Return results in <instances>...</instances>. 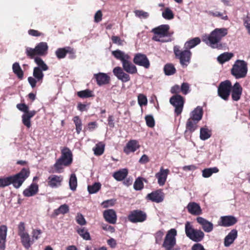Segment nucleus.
Masks as SVG:
<instances>
[{
    "label": "nucleus",
    "instance_id": "f257e3e1",
    "mask_svg": "<svg viewBox=\"0 0 250 250\" xmlns=\"http://www.w3.org/2000/svg\"><path fill=\"white\" fill-rule=\"evenodd\" d=\"M111 54L115 59L121 61L123 69L126 73L131 74L137 73V68L131 62V57L128 54L119 49L112 51Z\"/></svg>",
    "mask_w": 250,
    "mask_h": 250
},
{
    "label": "nucleus",
    "instance_id": "f03ea898",
    "mask_svg": "<svg viewBox=\"0 0 250 250\" xmlns=\"http://www.w3.org/2000/svg\"><path fill=\"white\" fill-rule=\"evenodd\" d=\"M228 34L226 28H215L210 34L203 39L206 43L213 48L220 49L222 47L221 39Z\"/></svg>",
    "mask_w": 250,
    "mask_h": 250
},
{
    "label": "nucleus",
    "instance_id": "7ed1b4c3",
    "mask_svg": "<svg viewBox=\"0 0 250 250\" xmlns=\"http://www.w3.org/2000/svg\"><path fill=\"white\" fill-rule=\"evenodd\" d=\"M169 26L168 24L161 25L152 30L154 34L152 40L161 42H171V34L169 32Z\"/></svg>",
    "mask_w": 250,
    "mask_h": 250
},
{
    "label": "nucleus",
    "instance_id": "20e7f679",
    "mask_svg": "<svg viewBox=\"0 0 250 250\" xmlns=\"http://www.w3.org/2000/svg\"><path fill=\"white\" fill-rule=\"evenodd\" d=\"M73 160L72 153L67 147L63 148L61 151V156L58 159L54 165L57 173H61L63 166L67 167L70 165Z\"/></svg>",
    "mask_w": 250,
    "mask_h": 250
},
{
    "label": "nucleus",
    "instance_id": "39448f33",
    "mask_svg": "<svg viewBox=\"0 0 250 250\" xmlns=\"http://www.w3.org/2000/svg\"><path fill=\"white\" fill-rule=\"evenodd\" d=\"M247 72V63L244 60L236 61L231 69V74L237 79L245 78Z\"/></svg>",
    "mask_w": 250,
    "mask_h": 250
},
{
    "label": "nucleus",
    "instance_id": "423d86ee",
    "mask_svg": "<svg viewBox=\"0 0 250 250\" xmlns=\"http://www.w3.org/2000/svg\"><path fill=\"white\" fill-rule=\"evenodd\" d=\"M185 233L186 236L194 242L201 241L205 236L204 233L200 229H195L190 222L185 224Z\"/></svg>",
    "mask_w": 250,
    "mask_h": 250
},
{
    "label": "nucleus",
    "instance_id": "0eeeda50",
    "mask_svg": "<svg viewBox=\"0 0 250 250\" xmlns=\"http://www.w3.org/2000/svg\"><path fill=\"white\" fill-rule=\"evenodd\" d=\"M28 169L22 168L20 172L12 176H9L10 185L12 184L16 188H19L29 176Z\"/></svg>",
    "mask_w": 250,
    "mask_h": 250
},
{
    "label": "nucleus",
    "instance_id": "6e6552de",
    "mask_svg": "<svg viewBox=\"0 0 250 250\" xmlns=\"http://www.w3.org/2000/svg\"><path fill=\"white\" fill-rule=\"evenodd\" d=\"M173 51L176 57L179 59L181 65L183 67H187L189 63L191 56V52L190 50L185 49L181 51L178 46H175Z\"/></svg>",
    "mask_w": 250,
    "mask_h": 250
},
{
    "label": "nucleus",
    "instance_id": "1a4fd4ad",
    "mask_svg": "<svg viewBox=\"0 0 250 250\" xmlns=\"http://www.w3.org/2000/svg\"><path fill=\"white\" fill-rule=\"evenodd\" d=\"M231 83L229 80L221 82L218 87V94L223 100L227 101L230 95Z\"/></svg>",
    "mask_w": 250,
    "mask_h": 250
},
{
    "label": "nucleus",
    "instance_id": "9d476101",
    "mask_svg": "<svg viewBox=\"0 0 250 250\" xmlns=\"http://www.w3.org/2000/svg\"><path fill=\"white\" fill-rule=\"evenodd\" d=\"M169 103L175 107L174 111L176 115L181 114L184 104V98L179 94H175L170 98Z\"/></svg>",
    "mask_w": 250,
    "mask_h": 250
},
{
    "label": "nucleus",
    "instance_id": "9b49d317",
    "mask_svg": "<svg viewBox=\"0 0 250 250\" xmlns=\"http://www.w3.org/2000/svg\"><path fill=\"white\" fill-rule=\"evenodd\" d=\"M146 214L143 211L136 209L131 211L128 216V220L133 223L143 222L146 220Z\"/></svg>",
    "mask_w": 250,
    "mask_h": 250
},
{
    "label": "nucleus",
    "instance_id": "f8f14e48",
    "mask_svg": "<svg viewBox=\"0 0 250 250\" xmlns=\"http://www.w3.org/2000/svg\"><path fill=\"white\" fill-rule=\"evenodd\" d=\"M237 219L232 215H226L220 217L218 221V225L223 227L232 226L237 222Z\"/></svg>",
    "mask_w": 250,
    "mask_h": 250
},
{
    "label": "nucleus",
    "instance_id": "ddd939ff",
    "mask_svg": "<svg viewBox=\"0 0 250 250\" xmlns=\"http://www.w3.org/2000/svg\"><path fill=\"white\" fill-rule=\"evenodd\" d=\"M133 62L135 64L146 69L150 67L149 61L147 56L144 54L140 53L136 54L133 59Z\"/></svg>",
    "mask_w": 250,
    "mask_h": 250
},
{
    "label": "nucleus",
    "instance_id": "4468645a",
    "mask_svg": "<svg viewBox=\"0 0 250 250\" xmlns=\"http://www.w3.org/2000/svg\"><path fill=\"white\" fill-rule=\"evenodd\" d=\"M114 75L123 83H126L128 82L130 79L129 75L124 72V70L120 66L115 67L113 70Z\"/></svg>",
    "mask_w": 250,
    "mask_h": 250
},
{
    "label": "nucleus",
    "instance_id": "2eb2a0df",
    "mask_svg": "<svg viewBox=\"0 0 250 250\" xmlns=\"http://www.w3.org/2000/svg\"><path fill=\"white\" fill-rule=\"evenodd\" d=\"M63 177L61 175H52L48 178V186L51 188H58L62 186Z\"/></svg>",
    "mask_w": 250,
    "mask_h": 250
},
{
    "label": "nucleus",
    "instance_id": "dca6fc26",
    "mask_svg": "<svg viewBox=\"0 0 250 250\" xmlns=\"http://www.w3.org/2000/svg\"><path fill=\"white\" fill-rule=\"evenodd\" d=\"M103 217L105 220L111 224H116L117 216L115 211L113 209H108L103 212Z\"/></svg>",
    "mask_w": 250,
    "mask_h": 250
},
{
    "label": "nucleus",
    "instance_id": "f3484780",
    "mask_svg": "<svg viewBox=\"0 0 250 250\" xmlns=\"http://www.w3.org/2000/svg\"><path fill=\"white\" fill-rule=\"evenodd\" d=\"M164 193L161 190H157L149 193L146 196V199L157 203L164 200Z\"/></svg>",
    "mask_w": 250,
    "mask_h": 250
},
{
    "label": "nucleus",
    "instance_id": "a211bd4d",
    "mask_svg": "<svg viewBox=\"0 0 250 250\" xmlns=\"http://www.w3.org/2000/svg\"><path fill=\"white\" fill-rule=\"evenodd\" d=\"M169 172L168 169L161 167L160 171L155 174V177L158 179V184L160 186H163L165 185Z\"/></svg>",
    "mask_w": 250,
    "mask_h": 250
},
{
    "label": "nucleus",
    "instance_id": "6ab92c4d",
    "mask_svg": "<svg viewBox=\"0 0 250 250\" xmlns=\"http://www.w3.org/2000/svg\"><path fill=\"white\" fill-rule=\"evenodd\" d=\"M196 220L202 226V228L205 232L209 233L213 230V225L211 222L202 217H197Z\"/></svg>",
    "mask_w": 250,
    "mask_h": 250
},
{
    "label": "nucleus",
    "instance_id": "aec40b11",
    "mask_svg": "<svg viewBox=\"0 0 250 250\" xmlns=\"http://www.w3.org/2000/svg\"><path fill=\"white\" fill-rule=\"evenodd\" d=\"M187 208L188 212L193 215H199L202 213L199 204L194 202H189L187 206Z\"/></svg>",
    "mask_w": 250,
    "mask_h": 250
},
{
    "label": "nucleus",
    "instance_id": "412c9836",
    "mask_svg": "<svg viewBox=\"0 0 250 250\" xmlns=\"http://www.w3.org/2000/svg\"><path fill=\"white\" fill-rule=\"evenodd\" d=\"M231 97L234 101L240 100L242 93V88L239 83L236 82L233 86H231Z\"/></svg>",
    "mask_w": 250,
    "mask_h": 250
},
{
    "label": "nucleus",
    "instance_id": "4be33fe9",
    "mask_svg": "<svg viewBox=\"0 0 250 250\" xmlns=\"http://www.w3.org/2000/svg\"><path fill=\"white\" fill-rule=\"evenodd\" d=\"M7 233V227L5 225L0 226V250H5Z\"/></svg>",
    "mask_w": 250,
    "mask_h": 250
},
{
    "label": "nucleus",
    "instance_id": "5701e85b",
    "mask_svg": "<svg viewBox=\"0 0 250 250\" xmlns=\"http://www.w3.org/2000/svg\"><path fill=\"white\" fill-rule=\"evenodd\" d=\"M139 147L138 142L135 140H131L126 144L124 151L126 154H129L131 152H135Z\"/></svg>",
    "mask_w": 250,
    "mask_h": 250
},
{
    "label": "nucleus",
    "instance_id": "b1692460",
    "mask_svg": "<svg viewBox=\"0 0 250 250\" xmlns=\"http://www.w3.org/2000/svg\"><path fill=\"white\" fill-rule=\"evenodd\" d=\"M20 237L22 246L26 250H28L34 243L33 239L30 237L28 232L20 236Z\"/></svg>",
    "mask_w": 250,
    "mask_h": 250
},
{
    "label": "nucleus",
    "instance_id": "393cba45",
    "mask_svg": "<svg viewBox=\"0 0 250 250\" xmlns=\"http://www.w3.org/2000/svg\"><path fill=\"white\" fill-rule=\"evenodd\" d=\"M99 85H102L108 83L110 81L109 77L105 73L100 72L94 75Z\"/></svg>",
    "mask_w": 250,
    "mask_h": 250
},
{
    "label": "nucleus",
    "instance_id": "a878e982",
    "mask_svg": "<svg viewBox=\"0 0 250 250\" xmlns=\"http://www.w3.org/2000/svg\"><path fill=\"white\" fill-rule=\"evenodd\" d=\"M237 237V230L235 229H232L224 239V246L229 247L233 243Z\"/></svg>",
    "mask_w": 250,
    "mask_h": 250
},
{
    "label": "nucleus",
    "instance_id": "bb28decb",
    "mask_svg": "<svg viewBox=\"0 0 250 250\" xmlns=\"http://www.w3.org/2000/svg\"><path fill=\"white\" fill-rule=\"evenodd\" d=\"M39 187L37 184H31L28 188L23 191V194L25 197H31L35 195L38 191Z\"/></svg>",
    "mask_w": 250,
    "mask_h": 250
},
{
    "label": "nucleus",
    "instance_id": "cd10ccee",
    "mask_svg": "<svg viewBox=\"0 0 250 250\" xmlns=\"http://www.w3.org/2000/svg\"><path fill=\"white\" fill-rule=\"evenodd\" d=\"M35 48L38 55L44 56L47 53L48 46L46 42H41L36 45Z\"/></svg>",
    "mask_w": 250,
    "mask_h": 250
},
{
    "label": "nucleus",
    "instance_id": "c85d7f7f",
    "mask_svg": "<svg viewBox=\"0 0 250 250\" xmlns=\"http://www.w3.org/2000/svg\"><path fill=\"white\" fill-rule=\"evenodd\" d=\"M203 113L202 107L198 106L191 112L189 118L198 122L202 119Z\"/></svg>",
    "mask_w": 250,
    "mask_h": 250
},
{
    "label": "nucleus",
    "instance_id": "c756f323",
    "mask_svg": "<svg viewBox=\"0 0 250 250\" xmlns=\"http://www.w3.org/2000/svg\"><path fill=\"white\" fill-rule=\"evenodd\" d=\"M201 40L199 37H195L187 41L184 44V48L189 50L200 44Z\"/></svg>",
    "mask_w": 250,
    "mask_h": 250
},
{
    "label": "nucleus",
    "instance_id": "7c9ffc66",
    "mask_svg": "<svg viewBox=\"0 0 250 250\" xmlns=\"http://www.w3.org/2000/svg\"><path fill=\"white\" fill-rule=\"evenodd\" d=\"M128 174V170L126 168H123L115 172L113 177L118 181H121L125 179Z\"/></svg>",
    "mask_w": 250,
    "mask_h": 250
},
{
    "label": "nucleus",
    "instance_id": "2f4dec72",
    "mask_svg": "<svg viewBox=\"0 0 250 250\" xmlns=\"http://www.w3.org/2000/svg\"><path fill=\"white\" fill-rule=\"evenodd\" d=\"M12 70L15 74L17 75L19 79H21L23 76V72L19 62H16L13 64Z\"/></svg>",
    "mask_w": 250,
    "mask_h": 250
},
{
    "label": "nucleus",
    "instance_id": "473e14b6",
    "mask_svg": "<svg viewBox=\"0 0 250 250\" xmlns=\"http://www.w3.org/2000/svg\"><path fill=\"white\" fill-rule=\"evenodd\" d=\"M233 56V54L232 53L225 52L217 57V61L220 63L223 64L226 62L230 60Z\"/></svg>",
    "mask_w": 250,
    "mask_h": 250
},
{
    "label": "nucleus",
    "instance_id": "72a5a7b5",
    "mask_svg": "<svg viewBox=\"0 0 250 250\" xmlns=\"http://www.w3.org/2000/svg\"><path fill=\"white\" fill-rule=\"evenodd\" d=\"M198 122L189 118L186 123V131L194 132L197 128Z\"/></svg>",
    "mask_w": 250,
    "mask_h": 250
},
{
    "label": "nucleus",
    "instance_id": "f704fd0d",
    "mask_svg": "<svg viewBox=\"0 0 250 250\" xmlns=\"http://www.w3.org/2000/svg\"><path fill=\"white\" fill-rule=\"evenodd\" d=\"M34 62L38 65L36 67H38L40 70H43L44 71H47L48 69V66L44 62L43 60L39 57H36L34 58Z\"/></svg>",
    "mask_w": 250,
    "mask_h": 250
},
{
    "label": "nucleus",
    "instance_id": "c9c22d12",
    "mask_svg": "<svg viewBox=\"0 0 250 250\" xmlns=\"http://www.w3.org/2000/svg\"><path fill=\"white\" fill-rule=\"evenodd\" d=\"M43 70H40L38 67H34L33 69V76L37 80L38 82L42 83L44 77Z\"/></svg>",
    "mask_w": 250,
    "mask_h": 250
},
{
    "label": "nucleus",
    "instance_id": "e433bc0d",
    "mask_svg": "<svg viewBox=\"0 0 250 250\" xmlns=\"http://www.w3.org/2000/svg\"><path fill=\"white\" fill-rule=\"evenodd\" d=\"M219 169L216 167L205 168L202 170V176L204 178L210 177L213 173H217Z\"/></svg>",
    "mask_w": 250,
    "mask_h": 250
},
{
    "label": "nucleus",
    "instance_id": "4c0bfd02",
    "mask_svg": "<svg viewBox=\"0 0 250 250\" xmlns=\"http://www.w3.org/2000/svg\"><path fill=\"white\" fill-rule=\"evenodd\" d=\"M164 71L166 75H172L176 72L174 66L171 63H167L164 67Z\"/></svg>",
    "mask_w": 250,
    "mask_h": 250
},
{
    "label": "nucleus",
    "instance_id": "58836bf2",
    "mask_svg": "<svg viewBox=\"0 0 250 250\" xmlns=\"http://www.w3.org/2000/svg\"><path fill=\"white\" fill-rule=\"evenodd\" d=\"M69 211V207L66 204H63L60 206V207L54 210V215L55 216L59 215L60 214H64Z\"/></svg>",
    "mask_w": 250,
    "mask_h": 250
},
{
    "label": "nucleus",
    "instance_id": "ea45409f",
    "mask_svg": "<svg viewBox=\"0 0 250 250\" xmlns=\"http://www.w3.org/2000/svg\"><path fill=\"white\" fill-rule=\"evenodd\" d=\"M68 48L69 47H65L57 49L55 51V54L57 58L59 59L64 58L66 54H67Z\"/></svg>",
    "mask_w": 250,
    "mask_h": 250
},
{
    "label": "nucleus",
    "instance_id": "a19ab883",
    "mask_svg": "<svg viewBox=\"0 0 250 250\" xmlns=\"http://www.w3.org/2000/svg\"><path fill=\"white\" fill-rule=\"evenodd\" d=\"M69 186L71 190L75 191L77 187V179L74 173H72L70 175L69 180Z\"/></svg>",
    "mask_w": 250,
    "mask_h": 250
},
{
    "label": "nucleus",
    "instance_id": "79ce46f5",
    "mask_svg": "<svg viewBox=\"0 0 250 250\" xmlns=\"http://www.w3.org/2000/svg\"><path fill=\"white\" fill-rule=\"evenodd\" d=\"M101 187V184L99 182H96L92 185L88 186L87 189L90 194H94L100 189Z\"/></svg>",
    "mask_w": 250,
    "mask_h": 250
},
{
    "label": "nucleus",
    "instance_id": "37998d69",
    "mask_svg": "<svg viewBox=\"0 0 250 250\" xmlns=\"http://www.w3.org/2000/svg\"><path fill=\"white\" fill-rule=\"evenodd\" d=\"M162 17L167 20H171L174 18V14L172 11L169 8L167 7L162 12Z\"/></svg>",
    "mask_w": 250,
    "mask_h": 250
},
{
    "label": "nucleus",
    "instance_id": "c03bdc74",
    "mask_svg": "<svg viewBox=\"0 0 250 250\" xmlns=\"http://www.w3.org/2000/svg\"><path fill=\"white\" fill-rule=\"evenodd\" d=\"M211 133L210 131L206 127H202L200 129V137L202 140H206L210 138Z\"/></svg>",
    "mask_w": 250,
    "mask_h": 250
},
{
    "label": "nucleus",
    "instance_id": "a18cd8bd",
    "mask_svg": "<svg viewBox=\"0 0 250 250\" xmlns=\"http://www.w3.org/2000/svg\"><path fill=\"white\" fill-rule=\"evenodd\" d=\"M77 232L83 239L86 240L90 239V234L85 228L79 229L77 230Z\"/></svg>",
    "mask_w": 250,
    "mask_h": 250
},
{
    "label": "nucleus",
    "instance_id": "49530a36",
    "mask_svg": "<svg viewBox=\"0 0 250 250\" xmlns=\"http://www.w3.org/2000/svg\"><path fill=\"white\" fill-rule=\"evenodd\" d=\"M104 145L100 142L96 145V146L93 148L94 154L96 155H101L104 151Z\"/></svg>",
    "mask_w": 250,
    "mask_h": 250
},
{
    "label": "nucleus",
    "instance_id": "de8ad7c7",
    "mask_svg": "<svg viewBox=\"0 0 250 250\" xmlns=\"http://www.w3.org/2000/svg\"><path fill=\"white\" fill-rule=\"evenodd\" d=\"M73 122L76 126L77 133L79 134L82 130V122L79 116H75L73 118Z\"/></svg>",
    "mask_w": 250,
    "mask_h": 250
},
{
    "label": "nucleus",
    "instance_id": "09e8293b",
    "mask_svg": "<svg viewBox=\"0 0 250 250\" xmlns=\"http://www.w3.org/2000/svg\"><path fill=\"white\" fill-rule=\"evenodd\" d=\"M25 53L30 59H34L35 56L37 55L35 47L32 48L29 47H26L25 48Z\"/></svg>",
    "mask_w": 250,
    "mask_h": 250
},
{
    "label": "nucleus",
    "instance_id": "8fccbe9b",
    "mask_svg": "<svg viewBox=\"0 0 250 250\" xmlns=\"http://www.w3.org/2000/svg\"><path fill=\"white\" fill-rule=\"evenodd\" d=\"M77 95L79 97L82 98H89L92 96L91 91L88 89L79 91Z\"/></svg>",
    "mask_w": 250,
    "mask_h": 250
},
{
    "label": "nucleus",
    "instance_id": "3c124183",
    "mask_svg": "<svg viewBox=\"0 0 250 250\" xmlns=\"http://www.w3.org/2000/svg\"><path fill=\"white\" fill-rule=\"evenodd\" d=\"M146 125L149 127H153L155 125V121L151 115H148L145 117Z\"/></svg>",
    "mask_w": 250,
    "mask_h": 250
},
{
    "label": "nucleus",
    "instance_id": "603ef678",
    "mask_svg": "<svg viewBox=\"0 0 250 250\" xmlns=\"http://www.w3.org/2000/svg\"><path fill=\"white\" fill-rule=\"evenodd\" d=\"M138 102L140 106L146 105L147 103L146 97L142 94H140L138 96Z\"/></svg>",
    "mask_w": 250,
    "mask_h": 250
},
{
    "label": "nucleus",
    "instance_id": "864d4df0",
    "mask_svg": "<svg viewBox=\"0 0 250 250\" xmlns=\"http://www.w3.org/2000/svg\"><path fill=\"white\" fill-rule=\"evenodd\" d=\"M181 92L184 95H187L190 91V86L188 83H183L180 87Z\"/></svg>",
    "mask_w": 250,
    "mask_h": 250
},
{
    "label": "nucleus",
    "instance_id": "5fc2aeb1",
    "mask_svg": "<svg viewBox=\"0 0 250 250\" xmlns=\"http://www.w3.org/2000/svg\"><path fill=\"white\" fill-rule=\"evenodd\" d=\"M133 187L136 190H140L143 188L144 184L141 178H138L136 180Z\"/></svg>",
    "mask_w": 250,
    "mask_h": 250
},
{
    "label": "nucleus",
    "instance_id": "6e6d98bb",
    "mask_svg": "<svg viewBox=\"0 0 250 250\" xmlns=\"http://www.w3.org/2000/svg\"><path fill=\"white\" fill-rule=\"evenodd\" d=\"M76 222L80 225H84L86 224V221L83 216L81 213H78L76 216Z\"/></svg>",
    "mask_w": 250,
    "mask_h": 250
},
{
    "label": "nucleus",
    "instance_id": "4d7b16f0",
    "mask_svg": "<svg viewBox=\"0 0 250 250\" xmlns=\"http://www.w3.org/2000/svg\"><path fill=\"white\" fill-rule=\"evenodd\" d=\"M25 231V224L23 222H21L18 225V235L21 236L23 234L27 233Z\"/></svg>",
    "mask_w": 250,
    "mask_h": 250
},
{
    "label": "nucleus",
    "instance_id": "13d9d810",
    "mask_svg": "<svg viewBox=\"0 0 250 250\" xmlns=\"http://www.w3.org/2000/svg\"><path fill=\"white\" fill-rule=\"evenodd\" d=\"M21 118L23 124L27 128H30L31 126V119L25 116L24 114L22 115Z\"/></svg>",
    "mask_w": 250,
    "mask_h": 250
},
{
    "label": "nucleus",
    "instance_id": "bf43d9fd",
    "mask_svg": "<svg viewBox=\"0 0 250 250\" xmlns=\"http://www.w3.org/2000/svg\"><path fill=\"white\" fill-rule=\"evenodd\" d=\"M42 233V231L40 229H33L32 231V238L34 241L38 240L40 238V236Z\"/></svg>",
    "mask_w": 250,
    "mask_h": 250
},
{
    "label": "nucleus",
    "instance_id": "052dcab7",
    "mask_svg": "<svg viewBox=\"0 0 250 250\" xmlns=\"http://www.w3.org/2000/svg\"><path fill=\"white\" fill-rule=\"evenodd\" d=\"M10 185L9 176L0 178V188H3Z\"/></svg>",
    "mask_w": 250,
    "mask_h": 250
},
{
    "label": "nucleus",
    "instance_id": "680f3d73",
    "mask_svg": "<svg viewBox=\"0 0 250 250\" xmlns=\"http://www.w3.org/2000/svg\"><path fill=\"white\" fill-rule=\"evenodd\" d=\"M135 15L140 18H147L149 14L147 12H144L142 10H136L135 11Z\"/></svg>",
    "mask_w": 250,
    "mask_h": 250
},
{
    "label": "nucleus",
    "instance_id": "e2e57ef3",
    "mask_svg": "<svg viewBox=\"0 0 250 250\" xmlns=\"http://www.w3.org/2000/svg\"><path fill=\"white\" fill-rule=\"evenodd\" d=\"M115 203V199H110L104 201L102 203V205L103 206L104 208H107L109 207L113 206Z\"/></svg>",
    "mask_w": 250,
    "mask_h": 250
},
{
    "label": "nucleus",
    "instance_id": "0e129e2a",
    "mask_svg": "<svg viewBox=\"0 0 250 250\" xmlns=\"http://www.w3.org/2000/svg\"><path fill=\"white\" fill-rule=\"evenodd\" d=\"M164 235V232L161 230H159L155 234V242L157 244H160L161 242Z\"/></svg>",
    "mask_w": 250,
    "mask_h": 250
},
{
    "label": "nucleus",
    "instance_id": "69168bd1",
    "mask_svg": "<svg viewBox=\"0 0 250 250\" xmlns=\"http://www.w3.org/2000/svg\"><path fill=\"white\" fill-rule=\"evenodd\" d=\"M17 108L25 113L29 109L28 106L25 104H19L16 105Z\"/></svg>",
    "mask_w": 250,
    "mask_h": 250
},
{
    "label": "nucleus",
    "instance_id": "338daca9",
    "mask_svg": "<svg viewBox=\"0 0 250 250\" xmlns=\"http://www.w3.org/2000/svg\"><path fill=\"white\" fill-rule=\"evenodd\" d=\"M111 40L112 42L115 44H117L119 45H123L124 41L121 40V39L118 36H113L111 37Z\"/></svg>",
    "mask_w": 250,
    "mask_h": 250
},
{
    "label": "nucleus",
    "instance_id": "774afa93",
    "mask_svg": "<svg viewBox=\"0 0 250 250\" xmlns=\"http://www.w3.org/2000/svg\"><path fill=\"white\" fill-rule=\"evenodd\" d=\"M244 25L250 35V18L247 16L244 20Z\"/></svg>",
    "mask_w": 250,
    "mask_h": 250
}]
</instances>
